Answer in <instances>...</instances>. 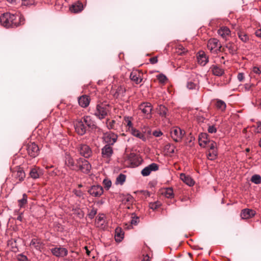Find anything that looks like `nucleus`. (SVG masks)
Here are the masks:
<instances>
[{"label": "nucleus", "mask_w": 261, "mask_h": 261, "mask_svg": "<svg viewBox=\"0 0 261 261\" xmlns=\"http://www.w3.org/2000/svg\"><path fill=\"white\" fill-rule=\"evenodd\" d=\"M16 18V16L14 14L10 13H4L0 16V23L6 28L16 27L18 24L14 22Z\"/></svg>", "instance_id": "1"}, {"label": "nucleus", "mask_w": 261, "mask_h": 261, "mask_svg": "<svg viewBox=\"0 0 261 261\" xmlns=\"http://www.w3.org/2000/svg\"><path fill=\"white\" fill-rule=\"evenodd\" d=\"M110 111L109 105L101 103L96 106V110L94 112V115L100 119L105 118Z\"/></svg>", "instance_id": "2"}, {"label": "nucleus", "mask_w": 261, "mask_h": 261, "mask_svg": "<svg viewBox=\"0 0 261 261\" xmlns=\"http://www.w3.org/2000/svg\"><path fill=\"white\" fill-rule=\"evenodd\" d=\"M76 167V170H81L85 173H88L91 169L90 163L87 160L82 158H79L77 160Z\"/></svg>", "instance_id": "3"}, {"label": "nucleus", "mask_w": 261, "mask_h": 261, "mask_svg": "<svg viewBox=\"0 0 261 261\" xmlns=\"http://www.w3.org/2000/svg\"><path fill=\"white\" fill-rule=\"evenodd\" d=\"M24 147L27 150L28 154L32 158H35L39 154V147L34 142H30L25 145Z\"/></svg>", "instance_id": "4"}, {"label": "nucleus", "mask_w": 261, "mask_h": 261, "mask_svg": "<svg viewBox=\"0 0 261 261\" xmlns=\"http://www.w3.org/2000/svg\"><path fill=\"white\" fill-rule=\"evenodd\" d=\"M207 48L211 51L217 52L218 50L219 51H223L224 48L222 49V46L219 43V41L213 38L209 40L207 43Z\"/></svg>", "instance_id": "5"}, {"label": "nucleus", "mask_w": 261, "mask_h": 261, "mask_svg": "<svg viewBox=\"0 0 261 261\" xmlns=\"http://www.w3.org/2000/svg\"><path fill=\"white\" fill-rule=\"evenodd\" d=\"M74 126L75 132L79 135H83L86 133L87 126L82 119L76 120L74 122Z\"/></svg>", "instance_id": "6"}, {"label": "nucleus", "mask_w": 261, "mask_h": 261, "mask_svg": "<svg viewBox=\"0 0 261 261\" xmlns=\"http://www.w3.org/2000/svg\"><path fill=\"white\" fill-rule=\"evenodd\" d=\"M185 133L180 128L175 127L171 131V136L174 141L178 142L181 140Z\"/></svg>", "instance_id": "7"}, {"label": "nucleus", "mask_w": 261, "mask_h": 261, "mask_svg": "<svg viewBox=\"0 0 261 261\" xmlns=\"http://www.w3.org/2000/svg\"><path fill=\"white\" fill-rule=\"evenodd\" d=\"M77 149L80 154L86 158L90 157L92 154L91 149L87 145L80 144Z\"/></svg>", "instance_id": "8"}, {"label": "nucleus", "mask_w": 261, "mask_h": 261, "mask_svg": "<svg viewBox=\"0 0 261 261\" xmlns=\"http://www.w3.org/2000/svg\"><path fill=\"white\" fill-rule=\"evenodd\" d=\"M88 192L94 197H99L103 193V188L99 185H94L90 187Z\"/></svg>", "instance_id": "9"}, {"label": "nucleus", "mask_w": 261, "mask_h": 261, "mask_svg": "<svg viewBox=\"0 0 261 261\" xmlns=\"http://www.w3.org/2000/svg\"><path fill=\"white\" fill-rule=\"evenodd\" d=\"M118 136L116 134L110 132L105 134L103 140L107 145H113L117 141Z\"/></svg>", "instance_id": "10"}, {"label": "nucleus", "mask_w": 261, "mask_h": 261, "mask_svg": "<svg viewBox=\"0 0 261 261\" xmlns=\"http://www.w3.org/2000/svg\"><path fill=\"white\" fill-rule=\"evenodd\" d=\"M139 108L143 113L147 115L146 118H150L151 117V112L152 108L150 103H143L140 105Z\"/></svg>", "instance_id": "11"}, {"label": "nucleus", "mask_w": 261, "mask_h": 261, "mask_svg": "<svg viewBox=\"0 0 261 261\" xmlns=\"http://www.w3.org/2000/svg\"><path fill=\"white\" fill-rule=\"evenodd\" d=\"M142 75L143 73L141 71L136 70L133 71L130 73L129 77L132 81L138 84L142 81Z\"/></svg>", "instance_id": "12"}, {"label": "nucleus", "mask_w": 261, "mask_h": 261, "mask_svg": "<svg viewBox=\"0 0 261 261\" xmlns=\"http://www.w3.org/2000/svg\"><path fill=\"white\" fill-rule=\"evenodd\" d=\"M52 254L57 257H64L67 255L68 250L63 247H55L50 249Z\"/></svg>", "instance_id": "13"}, {"label": "nucleus", "mask_w": 261, "mask_h": 261, "mask_svg": "<svg viewBox=\"0 0 261 261\" xmlns=\"http://www.w3.org/2000/svg\"><path fill=\"white\" fill-rule=\"evenodd\" d=\"M159 166L155 163H152L148 166L145 167L142 171L141 174L144 176L149 175L151 171L158 170Z\"/></svg>", "instance_id": "14"}, {"label": "nucleus", "mask_w": 261, "mask_h": 261, "mask_svg": "<svg viewBox=\"0 0 261 261\" xmlns=\"http://www.w3.org/2000/svg\"><path fill=\"white\" fill-rule=\"evenodd\" d=\"M113 153V148L109 145H106L101 149V154L104 158H110Z\"/></svg>", "instance_id": "15"}, {"label": "nucleus", "mask_w": 261, "mask_h": 261, "mask_svg": "<svg viewBox=\"0 0 261 261\" xmlns=\"http://www.w3.org/2000/svg\"><path fill=\"white\" fill-rule=\"evenodd\" d=\"M255 215V212L251 209H244L241 213V217L243 219H249Z\"/></svg>", "instance_id": "16"}, {"label": "nucleus", "mask_w": 261, "mask_h": 261, "mask_svg": "<svg viewBox=\"0 0 261 261\" xmlns=\"http://www.w3.org/2000/svg\"><path fill=\"white\" fill-rule=\"evenodd\" d=\"M210 69L213 74L216 76H220L224 73V70L218 65H213L210 67Z\"/></svg>", "instance_id": "17"}, {"label": "nucleus", "mask_w": 261, "mask_h": 261, "mask_svg": "<svg viewBox=\"0 0 261 261\" xmlns=\"http://www.w3.org/2000/svg\"><path fill=\"white\" fill-rule=\"evenodd\" d=\"M82 120L84 121V123L87 127H88L91 129H94L96 128L95 122L91 119L90 116H86Z\"/></svg>", "instance_id": "18"}, {"label": "nucleus", "mask_w": 261, "mask_h": 261, "mask_svg": "<svg viewBox=\"0 0 261 261\" xmlns=\"http://www.w3.org/2000/svg\"><path fill=\"white\" fill-rule=\"evenodd\" d=\"M199 144L201 146H204L206 144H209L210 140L208 139V135L206 133H201L199 135Z\"/></svg>", "instance_id": "19"}, {"label": "nucleus", "mask_w": 261, "mask_h": 261, "mask_svg": "<svg viewBox=\"0 0 261 261\" xmlns=\"http://www.w3.org/2000/svg\"><path fill=\"white\" fill-rule=\"evenodd\" d=\"M197 60L198 63L202 66H204L208 62V58L202 51L199 52Z\"/></svg>", "instance_id": "20"}, {"label": "nucleus", "mask_w": 261, "mask_h": 261, "mask_svg": "<svg viewBox=\"0 0 261 261\" xmlns=\"http://www.w3.org/2000/svg\"><path fill=\"white\" fill-rule=\"evenodd\" d=\"M41 174V170L37 167L31 168L29 173L30 176L33 179L39 178Z\"/></svg>", "instance_id": "21"}, {"label": "nucleus", "mask_w": 261, "mask_h": 261, "mask_svg": "<svg viewBox=\"0 0 261 261\" xmlns=\"http://www.w3.org/2000/svg\"><path fill=\"white\" fill-rule=\"evenodd\" d=\"M13 175L18 179L19 182H21L24 179L25 174L22 169L19 168L13 172Z\"/></svg>", "instance_id": "22"}, {"label": "nucleus", "mask_w": 261, "mask_h": 261, "mask_svg": "<svg viewBox=\"0 0 261 261\" xmlns=\"http://www.w3.org/2000/svg\"><path fill=\"white\" fill-rule=\"evenodd\" d=\"M180 178L181 180L189 186H192L194 185V181L189 175H186L184 173H181Z\"/></svg>", "instance_id": "23"}, {"label": "nucleus", "mask_w": 261, "mask_h": 261, "mask_svg": "<svg viewBox=\"0 0 261 261\" xmlns=\"http://www.w3.org/2000/svg\"><path fill=\"white\" fill-rule=\"evenodd\" d=\"M89 103L90 99L87 95H83L79 98V103L82 107H87Z\"/></svg>", "instance_id": "24"}, {"label": "nucleus", "mask_w": 261, "mask_h": 261, "mask_svg": "<svg viewBox=\"0 0 261 261\" xmlns=\"http://www.w3.org/2000/svg\"><path fill=\"white\" fill-rule=\"evenodd\" d=\"M218 33L223 38L226 39V37L230 35V31L227 27H223L218 30Z\"/></svg>", "instance_id": "25"}, {"label": "nucleus", "mask_w": 261, "mask_h": 261, "mask_svg": "<svg viewBox=\"0 0 261 261\" xmlns=\"http://www.w3.org/2000/svg\"><path fill=\"white\" fill-rule=\"evenodd\" d=\"M83 5L81 3H75L70 6L69 10L71 12L76 13L83 10Z\"/></svg>", "instance_id": "26"}, {"label": "nucleus", "mask_w": 261, "mask_h": 261, "mask_svg": "<svg viewBox=\"0 0 261 261\" xmlns=\"http://www.w3.org/2000/svg\"><path fill=\"white\" fill-rule=\"evenodd\" d=\"M214 101L216 102L215 106L217 109L222 112H224L225 110L226 105L224 101L219 99H216Z\"/></svg>", "instance_id": "27"}, {"label": "nucleus", "mask_w": 261, "mask_h": 261, "mask_svg": "<svg viewBox=\"0 0 261 261\" xmlns=\"http://www.w3.org/2000/svg\"><path fill=\"white\" fill-rule=\"evenodd\" d=\"M65 164L67 166L70 168V169L73 170H76V164H75L72 158L70 156L66 158L65 160Z\"/></svg>", "instance_id": "28"}, {"label": "nucleus", "mask_w": 261, "mask_h": 261, "mask_svg": "<svg viewBox=\"0 0 261 261\" xmlns=\"http://www.w3.org/2000/svg\"><path fill=\"white\" fill-rule=\"evenodd\" d=\"M124 233L120 227H117L115 229V239L116 242H120L123 238Z\"/></svg>", "instance_id": "29"}, {"label": "nucleus", "mask_w": 261, "mask_h": 261, "mask_svg": "<svg viewBox=\"0 0 261 261\" xmlns=\"http://www.w3.org/2000/svg\"><path fill=\"white\" fill-rule=\"evenodd\" d=\"M158 111L159 115L162 117L166 118L168 116V109L163 105H160L159 106Z\"/></svg>", "instance_id": "30"}, {"label": "nucleus", "mask_w": 261, "mask_h": 261, "mask_svg": "<svg viewBox=\"0 0 261 261\" xmlns=\"http://www.w3.org/2000/svg\"><path fill=\"white\" fill-rule=\"evenodd\" d=\"M30 245L37 250H40L42 246V243L37 239H33L31 242Z\"/></svg>", "instance_id": "31"}, {"label": "nucleus", "mask_w": 261, "mask_h": 261, "mask_svg": "<svg viewBox=\"0 0 261 261\" xmlns=\"http://www.w3.org/2000/svg\"><path fill=\"white\" fill-rule=\"evenodd\" d=\"M131 133L133 136L137 137L138 138L143 140H145L146 139L145 136L143 134L133 127L132 128Z\"/></svg>", "instance_id": "32"}, {"label": "nucleus", "mask_w": 261, "mask_h": 261, "mask_svg": "<svg viewBox=\"0 0 261 261\" xmlns=\"http://www.w3.org/2000/svg\"><path fill=\"white\" fill-rule=\"evenodd\" d=\"M226 47L228 48L229 53L233 55L235 54L237 51V47L232 43H228L226 45Z\"/></svg>", "instance_id": "33"}, {"label": "nucleus", "mask_w": 261, "mask_h": 261, "mask_svg": "<svg viewBox=\"0 0 261 261\" xmlns=\"http://www.w3.org/2000/svg\"><path fill=\"white\" fill-rule=\"evenodd\" d=\"M27 195L25 194H23L22 198L21 199L18 200V205L20 208L23 207L24 205L27 204Z\"/></svg>", "instance_id": "34"}, {"label": "nucleus", "mask_w": 261, "mask_h": 261, "mask_svg": "<svg viewBox=\"0 0 261 261\" xmlns=\"http://www.w3.org/2000/svg\"><path fill=\"white\" fill-rule=\"evenodd\" d=\"M164 194L167 198H173L174 196L173 189L172 188H167L164 193Z\"/></svg>", "instance_id": "35"}, {"label": "nucleus", "mask_w": 261, "mask_h": 261, "mask_svg": "<svg viewBox=\"0 0 261 261\" xmlns=\"http://www.w3.org/2000/svg\"><path fill=\"white\" fill-rule=\"evenodd\" d=\"M238 35L239 38L244 42H246L249 39L248 35L243 32H238Z\"/></svg>", "instance_id": "36"}, {"label": "nucleus", "mask_w": 261, "mask_h": 261, "mask_svg": "<svg viewBox=\"0 0 261 261\" xmlns=\"http://www.w3.org/2000/svg\"><path fill=\"white\" fill-rule=\"evenodd\" d=\"M250 180L255 184H259L261 183V176L258 174L253 175Z\"/></svg>", "instance_id": "37"}, {"label": "nucleus", "mask_w": 261, "mask_h": 261, "mask_svg": "<svg viewBox=\"0 0 261 261\" xmlns=\"http://www.w3.org/2000/svg\"><path fill=\"white\" fill-rule=\"evenodd\" d=\"M126 179V176L124 174H120L116 178V184L122 185Z\"/></svg>", "instance_id": "38"}, {"label": "nucleus", "mask_w": 261, "mask_h": 261, "mask_svg": "<svg viewBox=\"0 0 261 261\" xmlns=\"http://www.w3.org/2000/svg\"><path fill=\"white\" fill-rule=\"evenodd\" d=\"M161 205V203L159 201H156L154 202H151L149 203V207L153 210H155L159 207Z\"/></svg>", "instance_id": "39"}, {"label": "nucleus", "mask_w": 261, "mask_h": 261, "mask_svg": "<svg viewBox=\"0 0 261 261\" xmlns=\"http://www.w3.org/2000/svg\"><path fill=\"white\" fill-rule=\"evenodd\" d=\"M176 52L180 55H182L186 52H187V49L184 48V47L182 45H179L177 48Z\"/></svg>", "instance_id": "40"}, {"label": "nucleus", "mask_w": 261, "mask_h": 261, "mask_svg": "<svg viewBox=\"0 0 261 261\" xmlns=\"http://www.w3.org/2000/svg\"><path fill=\"white\" fill-rule=\"evenodd\" d=\"M156 77L159 82L162 83H165V82L167 80V77L163 74H160L158 75Z\"/></svg>", "instance_id": "41"}, {"label": "nucleus", "mask_w": 261, "mask_h": 261, "mask_svg": "<svg viewBox=\"0 0 261 261\" xmlns=\"http://www.w3.org/2000/svg\"><path fill=\"white\" fill-rule=\"evenodd\" d=\"M217 156V153L215 151H212V152H210L207 155V158L208 159L210 160H214L216 159Z\"/></svg>", "instance_id": "42"}, {"label": "nucleus", "mask_w": 261, "mask_h": 261, "mask_svg": "<svg viewBox=\"0 0 261 261\" xmlns=\"http://www.w3.org/2000/svg\"><path fill=\"white\" fill-rule=\"evenodd\" d=\"M132 220L131 221V224L136 225L138 223L139 221V218L137 216H136L134 214H132Z\"/></svg>", "instance_id": "43"}, {"label": "nucleus", "mask_w": 261, "mask_h": 261, "mask_svg": "<svg viewBox=\"0 0 261 261\" xmlns=\"http://www.w3.org/2000/svg\"><path fill=\"white\" fill-rule=\"evenodd\" d=\"M97 213V210L94 207L92 208L88 214V216L90 219H93Z\"/></svg>", "instance_id": "44"}, {"label": "nucleus", "mask_w": 261, "mask_h": 261, "mask_svg": "<svg viewBox=\"0 0 261 261\" xmlns=\"http://www.w3.org/2000/svg\"><path fill=\"white\" fill-rule=\"evenodd\" d=\"M22 5L24 6H30L33 5L34 3V0H21Z\"/></svg>", "instance_id": "45"}, {"label": "nucleus", "mask_w": 261, "mask_h": 261, "mask_svg": "<svg viewBox=\"0 0 261 261\" xmlns=\"http://www.w3.org/2000/svg\"><path fill=\"white\" fill-rule=\"evenodd\" d=\"M206 145L210 148V149L212 150V151H215V148L216 146V143L215 142L210 141L209 144Z\"/></svg>", "instance_id": "46"}, {"label": "nucleus", "mask_w": 261, "mask_h": 261, "mask_svg": "<svg viewBox=\"0 0 261 261\" xmlns=\"http://www.w3.org/2000/svg\"><path fill=\"white\" fill-rule=\"evenodd\" d=\"M103 184H104L105 188L108 189L111 186L112 182L110 180L104 179Z\"/></svg>", "instance_id": "47"}, {"label": "nucleus", "mask_w": 261, "mask_h": 261, "mask_svg": "<svg viewBox=\"0 0 261 261\" xmlns=\"http://www.w3.org/2000/svg\"><path fill=\"white\" fill-rule=\"evenodd\" d=\"M196 85L192 82H189L187 83V87L189 89H193L196 88Z\"/></svg>", "instance_id": "48"}, {"label": "nucleus", "mask_w": 261, "mask_h": 261, "mask_svg": "<svg viewBox=\"0 0 261 261\" xmlns=\"http://www.w3.org/2000/svg\"><path fill=\"white\" fill-rule=\"evenodd\" d=\"M18 259L19 261H28L27 257L21 254L18 255Z\"/></svg>", "instance_id": "49"}, {"label": "nucleus", "mask_w": 261, "mask_h": 261, "mask_svg": "<svg viewBox=\"0 0 261 261\" xmlns=\"http://www.w3.org/2000/svg\"><path fill=\"white\" fill-rule=\"evenodd\" d=\"M252 71L253 73L257 74H260L261 73V69L258 67H253Z\"/></svg>", "instance_id": "50"}, {"label": "nucleus", "mask_w": 261, "mask_h": 261, "mask_svg": "<svg viewBox=\"0 0 261 261\" xmlns=\"http://www.w3.org/2000/svg\"><path fill=\"white\" fill-rule=\"evenodd\" d=\"M216 131H217L216 128L213 125L210 126L208 128V132L210 133H216Z\"/></svg>", "instance_id": "51"}, {"label": "nucleus", "mask_w": 261, "mask_h": 261, "mask_svg": "<svg viewBox=\"0 0 261 261\" xmlns=\"http://www.w3.org/2000/svg\"><path fill=\"white\" fill-rule=\"evenodd\" d=\"M73 192L74 194L79 197H81L83 195V193L81 190H74Z\"/></svg>", "instance_id": "52"}, {"label": "nucleus", "mask_w": 261, "mask_h": 261, "mask_svg": "<svg viewBox=\"0 0 261 261\" xmlns=\"http://www.w3.org/2000/svg\"><path fill=\"white\" fill-rule=\"evenodd\" d=\"M237 78L239 81H240V82L243 81L244 79V74L243 73H238Z\"/></svg>", "instance_id": "53"}, {"label": "nucleus", "mask_w": 261, "mask_h": 261, "mask_svg": "<svg viewBox=\"0 0 261 261\" xmlns=\"http://www.w3.org/2000/svg\"><path fill=\"white\" fill-rule=\"evenodd\" d=\"M149 61L151 64H155L158 62V58L156 57H154L150 58Z\"/></svg>", "instance_id": "54"}, {"label": "nucleus", "mask_w": 261, "mask_h": 261, "mask_svg": "<svg viewBox=\"0 0 261 261\" xmlns=\"http://www.w3.org/2000/svg\"><path fill=\"white\" fill-rule=\"evenodd\" d=\"M163 135V133L161 131H154L153 133V135L156 137H160Z\"/></svg>", "instance_id": "55"}, {"label": "nucleus", "mask_w": 261, "mask_h": 261, "mask_svg": "<svg viewBox=\"0 0 261 261\" xmlns=\"http://www.w3.org/2000/svg\"><path fill=\"white\" fill-rule=\"evenodd\" d=\"M19 20H20V22H19V24H18V25H19V24H20V25H21V24H24V21H25V19H24V17H23V16H20V17H19Z\"/></svg>", "instance_id": "56"}, {"label": "nucleus", "mask_w": 261, "mask_h": 261, "mask_svg": "<svg viewBox=\"0 0 261 261\" xmlns=\"http://www.w3.org/2000/svg\"><path fill=\"white\" fill-rule=\"evenodd\" d=\"M125 199L126 201L127 202H132L133 200V197L131 195H127Z\"/></svg>", "instance_id": "57"}, {"label": "nucleus", "mask_w": 261, "mask_h": 261, "mask_svg": "<svg viewBox=\"0 0 261 261\" xmlns=\"http://www.w3.org/2000/svg\"><path fill=\"white\" fill-rule=\"evenodd\" d=\"M115 123V121L114 120H112V121L110 122L108 127L109 128H113L114 126V124Z\"/></svg>", "instance_id": "58"}, {"label": "nucleus", "mask_w": 261, "mask_h": 261, "mask_svg": "<svg viewBox=\"0 0 261 261\" xmlns=\"http://www.w3.org/2000/svg\"><path fill=\"white\" fill-rule=\"evenodd\" d=\"M256 36L261 38V29L257 30L255 32Z\"/></svg>", "instance_id": "59"}, {"label": "nucleus", "mask_w": 261, "mask_h": 261, "mask_svg": "<svg viewBox=\"0 0 261 261\" xmlns=\"http://www.w3.org/2000/svg\"><path fill=\"white\" fill-rule=\"evenodd\" d=\"M110 261H120V260H119L116 256H112Z\"/></svg>", "instance_id": "60"}, {"label": "nucleus", "mask_w": 261, "mask_h": 261, "mask_svg": "<svg viewBox=\"0 0 261 261\" xmlns=\"http://www.w3.org/2000/svg\"><path fill=\"white\" fill-rule=\"evenodd\" d=\"M136 156V155L134 154V153H130L129 155V159L130 160V161H132L133 159L135 158Z\"/></svg>", "instance_id": "61"}, {"label": "nucleus", "mask_w": 261, "mask_h": 261, "mask_svg": "<svg viewBox=\"0 0 261 261\" xmlns=\"http://www.w3.org/2000/svg\"><path fill=\"white\" fill-rule=\"evenodd\" d=\"M142 261H150L149 260V257L148 255H146Z\"/></svg>", "instance_id": "62"}, {"label": "nucleus", "mask_w": 261, "mask_h": 261, "mask_svg": "<svg viewBox=\"0 0 261 261\" xmlns=\"http://www.w3.org/2000/svg\"><path fill=\"white\" fill-rule=\"evenodd\" d=\"M126 123H127V125L129 127H132V128L133 127H132V123L131 122V121L130 120H127L126 121Z\"/></svg>", "instance_id": "63"}, {"label": "nucleus", "mask_w": 261, "mask_h": 261, "mask_svg": "<svg viewBox=\"0 0 261 261\" xmlns=\"http://www.w3.org/2000/svg\"><path fill=\"white\" fill-rule=\"evenodd\" d=\"M257 128L259 129L261 131V121H258L257 122Z\"/></svg>", "instance_id": "64"}]
</instances>
